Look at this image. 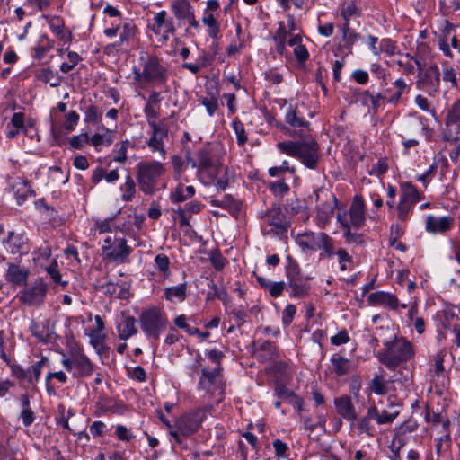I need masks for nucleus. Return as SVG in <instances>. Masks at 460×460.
<instances>
[{
	"instance_id": "1",
	"label": "nucleus",
	"mask_w": 460,
	"mask_h": 460,
	"mask_svg": "<svg viewBox=\"0 0 460 460\" xmlns=\"http://www.w3.org/2000/svg\"><path fill=\"white\" fill-rule=\"evenodd\" d=\"M276 146L281 153L299 160L307 169L318 168L322 155L320 146L315 139L281 141L278 142Z\"/></svg>"
},
{
	"instance_id": "2",
	"label": "nucleus",
	"mask_w": 460,
	"mask_h": 460,
	"mask_svg": "<svg viewBox=\"0 0 460 460\" xmlns=\"http://www.w3.org/2000/svg\"><path fill=\"white\" fill-rule=\"evenodd\" d=\"M139 63L142 69L133 68L134 80L136 82L154 85H162L167 82V68L157 56L147 52H141Z\"/></svg>"
},
{
	"instance_id": "3",
	"label": "nucleus",
	"mask_w": 460,
	"mask_h": 460,
	"mask_svg": "<svg viewBox=\"0 0 460 460\" xmlns=\"http://www.w3.org/2000/svg\"><path fill=\"white\" fill-rule=\"evenodd\" d=\"M414 356L413 345L403 337L385 342V349L378 353L379 361L388 369L394 370Z\"/></svg>"
},
{
	"instance_id": "4",
	"label": "nucleus",
	"mask_w": 460,
	"mask_h": 460,
	"mask_svg": "<svg viewBox=\"0 0 460 460\" xmlns=\"http://www.w3.org/2000/svg\"><path fill=\"white\" fill-rule=\"evenodd\" d=\"M285 125L279 128L288 137L305 139L310 133L311 123L305 119L297 105L289 104L284 114Z\"/></svg>"
},
{
	"instance_id": "5",
	"label": "nucleus",
	"mask_w": 460,
	"mask_h": 460,
	"mask_svg": "<svg viewBox=\"0 0 460 460\" xmlns=\"http://www.w3.org/2000/svg\"><path fill=\"white\" fill-rule=\"evenodd\" d=\"M208 411V407H202L182 415L176 421L175 429L169 431L170 435L173 437L176 443L181 444L182 440L181 437H189L195 433L199 429L201 422L206 418Z\"/></svg>"
},
{
	"instance_id": "6",
	"label": "nucleus",
	"mask_w": 460,
	"mask_h": 460,
	"mask_svg": "<svg viewBox=\"0 0 460 460\" xmlns=\"http://www.w3.org/2000/svg\"><path fill=\"white\" fill-rule=\"evenodd\" d=\"M137 179L140 190L146 194H152L158 179L164 172V164L158 161L140 162L137 164Z\"/></svg>"
},
{
	"instance_id": "7",
	"label": "nucleus",
	"mask_w": 460,
	"mask_h": 460,
	"mask_svg": "<svg viewBox=\"0 0 460 460\" xmlns=\"http://www.w3.org/2000/svg\"><path fill=\"white\" fill-rule=\"evenodd\" d=\"M140 324L146 336L157 340L160 333L168 325V320L164 314L157 307H152L141 313Z\"/></svg>"
},
{
	"instance_id": "8",
	"label": "nucleus",
	"mask_w": 460,
	"mask_h": 460,
	"mask_svg": "<svg viewBox=\"0 0 460 460\" xmlns=\"http://www.w3.org/2000/svg\"><path fill=\"white\" fill-rule=\"evenodd\" d=\"M220 372L221 368L219 367L211 371L207 368H202L201 376L198 383V388L216 397L217 403L220 402L224 397V384Z\"/></svg>"
},
{
	"instance_id": "9",
	"label": "nucleus",
	"mask_w": 460,
	"mask_h": 460,
	"mask_svg": "<svg viewBox=\"0 0 460 460\" xmlns=\"http://www.w3.org/2000/svg\"><path fill=\"white\" fill-rule=\"evenodd\" d=\"M187 162L192 168H196L198 172L217 170L221 165L217 153L209 144L199 149L194 157L187 156Z\"/></svg>"
},
{
	"instance_id": "10",
	"label": "nucleus",
	"mask_w": 460,
	"mask_h": 460,
	"mask_svg": "<svg viewBox=\"0 0 460 460\" xmlns=\"http://www.w3.org/2000/svg\"><path fill=\"white\" fill-rule=\"evenodd\" d=\"M48 286L46 282L39 278L35 279L31 285L26 286L22 289L17 297L19 302L22 305L31 307H38L41 305L47 296Z\"/></svg>"
},
{
	"instance_id": "11",
	"label": "nucleus",
	"mask_w": 460,
	"mask_h": 460,
	"mask_svg": "<svg viewBox=\"0 0 460 460\" xmlns=\"http://www.w3.org/2000/svg\"><path fill=\"white\" fill-rule=\"evenodd\" d=\"M62 365L75 378L90 376L94 372L93 363L84 353H75L70 358H62Z\"/></svg>"
},
{
	"instance_id": "12",
	"label": "nucleus",
	"mask_w": 460,
	"mask_h": 460,
	"mask_svg": "<svg viewBox=\"0 0 460 460\" xmlns=\"http://www.w3.org/2000/svg\"><path fill=\"white\" fill-rule=\"evenodd\" d=\"M153 24L148 25V28L153 31L154 34L160 36V41L165 43L169 40L171 36L176 34V26L172 17L167 16V13L164 10L158 12L154 16Z\"/></svg>"
},
{
	"instance_id": "13",
	"label": "nucleus",
	"mask_w": 460,
	"mask_h": 460,
	"mask_svg": "<svg viewBox=\"0 0 460 460\" xmlns=\"http://www.w3.org/2000/svg\"><path fill=\"white\" fill-rule=\"evenodd\" d=\"M417 88L435 95L439 91L440 72L437 65H431L419 75Z\"/></svg>"
},
{
	"instance_id": "14",
	"label": "nucleus",
	"mask_w": 460,
	"mask_h": 460,
	"mask_svg": "<svg viewBox=\"0 0 460 460\" xmlns=\"http://www.w3.org/2000/svg\"><path fill=\"white\" fill-rule=\"evenodd\" d=\"M151 128V135L147 141V146L152 152H158L163 158H165L164 139L168 137V128L163 122L156 123L155 120H148Z\"/></svg>"
},
{
	"instance_id": "15",
	"label": "nucleus",
	"mask_w": 460,
	"mask_h": 460,
	"mask_svg": "<svg viewBox=\"0 0 460 460\" xmlns=\"http://www.w3.org/2000/svg\"><path fill=\"white\" fill-rule=\"evenodd\" d=\"M265 218L267 224L272 226V228L269 230L270 234L282 235L288 232L289 225L287 221L286 215L282 212L279 206H272L268 210Z\"/></svg>"
},
{
	"instance_id": "16",
	"label": "nucleus",
	"mask_w": 460,
	"mask_h": 460,
	"mask_svg": "<svg viewBox=\"0 0 460 460\" xmlns=\"http://www.w3.org/2000/svg\"><path fill=\"white\" fill-rule=\"evenodd\" d=\"M114 244L116 245L115 248L110 245L102 246V252L111 261L120 263L125 262L132 252L131 247L127 244L125 238H115Z\"/></svg>"
},
{
	"instance_id": "17",
	"label": "nucleus",
	"mask_w": 460,
	"mask_h": 460,
	"mask_svg": "<svg viewBox=\"0 0 460 460\" xmlns=\"http://www.w3.org/2000/svg\"><path fill=\"white\" fill-rule=\"evenodd\" d=\"M337 198L333 194H329L327 199L317 206V224L324 228L333 217L334 209L337 207Z\"/></svg>"
},
{
	"instance_id": "18",
	"label": "nucleus",
	"mask_w": 460,
	"mask_h": 460,
	"mask_svg": "<svg viewBox=\"0 0 460 460\" xmlns=\"http://www.w3.org/2000/svg\"><path fill=\"white\" fill-rule=\"evenodd\" d=\"M1 243L13 254L22 253L28 249V238L24 234L9 231L6 237H3Z\"/></svg>"
},
{
	"instance_id": "19",
	"label": "nucleus",
	"mask_w": 460,
	"mask_h": 460,
	"mask_svg": "<svg viewBox=\"0 0 460 460\" xmlns=\"http://www.w3.org/2000/svg\"><path fill=\"white\" fill-rule=\"evenodd\" d=\"M376 416L374 414L372 406H369L364 416L358 419L356 429L358 435H366L369 438H374L378 434V430L375 425Z\"/></svg>"
},
{
	"instance_id": "20",
	"label": "nucleus",
	"mask_w": 460,
	"mask_h": 460,
	"mask_svg": "<svg viewBox=\"0 0 460 460\" xmlns=\"http://www.w3.org/2000/svg\"><path fill=\"white\" fill-rule=\"evenodd\" d=\"M337 413L348 421H355L358 419L355 406L349 395L344 394L336 397L333 401Z\"/></svg>"
},
{
	"instance_id": "21",
	"label": "nucleus",
	"mask_w": 460,
	"mask_h": 460,
	"mask_svg": "<svg viewBox=\"0 0 460 460\" xmlns=\"http://www.w3.org/2000/svg\"><path fill=\"white\" fill-rule=\"evenodd\" d=\"M453 221V217L449 216L436 217L429 215L426 217L425 229L430 234H444L451 229Z\"/></svg>"
},
{
	"instance_id": "22",
	"label": "nucleus",
	"mask_w": 460,
	"mask_h": 460,
	"mask_svg": "<svg viewBox=\"0 0 460 460\" xmlns=\"http://www.w3.org/2000/svg\"><path fill=\"white\" fill-rule=\"evenodd\" d=\"M30 275L27 268L15 263H9L5 273V279L13 286H25Z\"/></svg>"
},
{
	"instance_id": "23",
	"label": "nucleus",
	"mask_w": 460,
	"mask_h": 460,
	"mask_svg": "<svg viewBox=\"0 0 460 460\" xmlns=\"http://www.w3.org/2000/svg\"><path fill=\"white\" fill-rule=\"evenodd\" d=\"M367 302L372 305H382L390 310H396L399 306V300L391 293L376 291L371 293L367 297Z\"/></svg>"
},
{
	"instance_id": "24",
	"label": "nucleus",
	"mask_w": 460,
	"mask_h": 460,
	"mask_svg": "<svg viewBox=\"0 0 460 460\" xmlns=\"http://www.w3.org/2000/svg\"><path fill=\"white\" fill-rule=\"evenodd\" d=\"M350 224L356 227H361L366 220L365 204L360 195H356L349 208Z\"/></svg>"
},
{
	"instance_id": "25",
	"label": "nucleus",
	"mask_w": 460,
	"mask_h": 460,
	"mask_svg": "<svg viewBox=\"0 0 460 460\" xmlns=\"http://www.w3.org/2000/svg\"><path fill=\"white\" fill-rule=\"evenodd\" d=\"M171 10L179 22H186L194 13V9L190 0L172 1L171 4Z\"/></svg>"
},
{
	"instance_id": "26",
	"label": "nucleus",
	"mask_w": 460,
	"mask_h": 460,
	"mask_svg": "<svg viewBox=\"0 0 460 460\" xmlns=\"http://www.w3.org/2000/svg\"><path fill=\"white\" fill-rule=\"evenodd\" d=\"M162 101L161 93L153 91L146 101L144 107V113L148 120H155L160 115V102Z\"/></svg>"
},
{
	"instance_id": "27",
	"label": "nucleus",
	"mask_w": 460,
	"mask_h": 460,
	"mask_svg": "<svg viewBox=\"0 0 460 460\" xmlns=\"http://www.w3.org/2000/svg\"><path fill=\"white\" fill-rule=\"evenodd\" d=\"M286 286L290 289V297L303 298L306 296L310 290L308 279L304 276L288 281Z\"/></svg>"
},
{
	"instance_id": "28",
	"label": "nucleus",
	"mask_w": 460,
	"mask_h": 460,
	"mask_svg": "<svg viewBox=\"0 0 460 460\" xmlns=\"http://www.w3.org/2000/svg\"><path fill=\"white\" fill-rule=\"evenodd\" d=\"M288 31L287 30L283 21L278 22V29L272 36L276 52L279 56H284L287 53V39Z\"/></svg>"
},
{
	"instance_id": "29",
	"label": "nucleus",
	"mask_w": 460,
	"mask_h": 460,
	"mask_svg": "<svg viewBox=\"0 0 460 460\" xmlns=\"http://www.w3.org/2000/svg\"><path fill=\"white\" fill-rule=\"evenodd\" d=\"M301 244L305 245L307 248L311 250L320 249L324 251L328 257L333 255V243L332 239L326 234L325 233H320L314 238V243L308 244L305 243H301Z\"/></svg>"
},
{
	"instance_id": "30",
	"label": "nucleus",
	"mask_w": 460,
	"mask_h": 460,
	"mask_svg": "<svg viewBox=\"0 0 460 460\" xmlns=\"http://www.w3.org/2000/svg\"><path fill=\"white\" fill-rule=\"evenodd\" d=\"M210 204L213 207L227 209L234 217H236L241 210V202L234 199L231 195H225L221 200L211 199Z\"/></svg>"
},
{
	"instance_id": "31",
	"label": "nucleus",
	"mask_w": 460,
	"mask_h": 460,
	"mask_svg": "<svg viewBox=\"0 0 460 460\" xmlns=\"http://www.w3.org/2000/svg\"><path fill=\"white\" fill-rule=\"evenodd\" d=\"M256 280L259 285L267 290L271 297L277 298L280 296L286 288L284 281L272 282L261 276H256Z\"/></svg>"
},
{
	"instance_id": "32",
	"label": "nucleus",
	"mask_w": 460,
	"mask_h": 460,
	"mask_svg": "<svg viewBox=\"0 0 460 460\" xmlns=\"http://www.w3.org/2000/svg\"><path fill=\"white\" fill-rule=\"evenodd\" d=\"M187 296V284L181 283L177 286L167 287L164 288V297L166 300L175 303L182 302Z\"/></svg>"
},
{
	"instance_id": "33",
	"label": "nucleus",
	"mask_w": 460,
	"mask_h": 460,
	"mask_svg": "<svg viewBox=\"0 0 460 460\" xmlns=\"http://www.w3.org/2000/svg\"><path fill=\"white\" fill-rule=\"evenodd\" d=\"M119 174L117 169L107 172L102 167H97L92 172L91 181L94 185H97L104 179L107 182L112 183L118 181Z\"/></svg>"
},
{
	"instance_id": "34",
	"label": "nucleus",
	"mask_w": 460,
	"mask_h": 460,
	"mask_svg": "<svg viewBox=\"0 0 460 460\" xmlns=\"http://www.w3.org/2000/svg\"><path fill=\"white\" fill-rule=\"evenodd\" d=\"M331 363L333 367L334 373L339 376L349 374L352 369L350 360L338 353L332 355Z\"/></svg>"
},
{
	"instance_id": "35",
	"label": "nucleus",
	"mask_w": 460,
	"mask_h": 460,
	"mask_svg": "<svg viewBox=\"0 0 460 460\" xmlns=\"http://www.w3.org/2000/svg\"><path fill=\"white\" fill-rule=\"evenodd\" d=\"M136 320L133 316H124L121 324L118 327L119 337L120 340H128L137 332L135 326Z\"/></svg>"
},
{
	"instance_id": "36",
	"label": "nucleus",
	"mask_w": 460,
	"mask_h": 460,
	"mask_svg": "<svg viewBox=\"0 0 460 460\" xmlns=\"http://www.w3.org/2000/svg\"><path fill=\"white\" fill-rule=\"evenodd\" d=\"M13 188L14 190L16 201L19 206L23 204L29 195H35L34 191L28 184V181L22 179H20L19 181L13 186Z\"/></svg>"
},
{
	"instance_id": "37",
	"label": "nucleus",
	"mask_w": 460,
	"mask_h": 460,
	"mask_svg": "<svg viewBox=\"0 0 460 460\" xmlns=\"http://www.w3.org/2000/svg\"><path fill=\"white\" fill-rule=\"evenodd\" d=\"M259 349L261 350V354L259 355V358L261 361H270L277 358H279V353L277 350V347L274 342L270 341H264L259 345Z\"/></svg>"
},
{
	"instance_id": "38",
	"label": "nucleus",
	"mask_w": 460,
	"mask_h": 460,
	"mask_svg": "<svg viewBox=\"0 0 460 460\" xmlns=\"http://www.w3.org/2000/svg\"><path fill=\"white\" fill-rule=\"evenodd\" d=\"M195 194V188L191 185L184 187L179 185L170 196L171 201L173 203H180L187 200Z\"/></svg>"
},
{
	"instance_id": "39",
	"label": "nucleus",
	"mask_w": 460,
	"mask_h": 460,
	"mask_svg": "<svg viewBox=\"0 0 460 460\" xmlns=\"http://www.w3.org/2000/svg\"><path fill=\"white\" fill-rule=\"evenodd\" d=\"M137 32V26L130 22H125L122 26V31L119 36V40L113 44L114 47H121L133 40Z\"/></svg>"
},
{
	"instance_id": "40",
	"label": "nucleus",
	"mask_w": 460,
	"mask_h": 460,
	"mask_svg": "<svg viewBox=\"0 0 460 460\" xmlns=\"http://www.w3.org/2000/svg\"><path fill=\"white\" fill-rule=\"evenodd\" d=\"M300 421L303 423V429L308 430L309 432H313L316 429V428H321L322 429H325L326 418L323 415H318L317 420H313L310 416H304L299 413Z\"/></svg>"
},
{
	"instance_id": "41",
	"label": "nucleus",
	"mask_w": 460,
	"mask_h": 460,
	"mask_svg": "<svg viewBox=\"0 0 460 460\" xmlns=\"http://www.w3.org/2000/svg\"><path fill=\"white\" fill-rule=\"evenodd\" d=\"M55 42L50 40L47 35H42L40 38L39 44L34 48V58L38 60L42 59L48 51L54 48Z\"/></svg>"
},
{
	"instance_id": "42",
	"label": "nucleus",
	"mask_w": 460,
	"mask_h": 460,
	"mask_svg": "<svg viewBox=\"0 0 460 460\" xmlns=\"http://www.w3.org/2000/svg\"><path fill=\"white\" fill-rule=\"evenodd\" d=\"M36 76L38 80L45 83L49 84L51 87H56L60 84L61 79L58 75L56 72L51 70L49 67L43 68L40 70Z\"/></svg>"
},
{
	"instance_id": "43",
	"label": "nucleus",
	"mask_w": 460,
	"mask_h": 460,
	"mask_svg": "<svg viewBox=\"0 0 460 460\" xmlns=\"http://www.w3.org/2000/svg\"><path fill=\"white\" fill-rule=\"evenodd\" d=\"M371 406L376 416V423L377 425L391 424L399 415L398 411L388 412L386 410H383L381 412H379L376 405Z\"/></svg>"
},
{
	"instance_id": "44",
	"label": "nucleus",
	"mask_w": 460,
	"mask_h": 460,
	"mask_svg": "<svg viewBox=\"0 0 460 460\" xmlns=\"http://www.w3.org/2000/svg\"><path fill=\"white\" fill-rule=\"evenodd\" d=\"M202 22L208 28V33L209 37L213 40H217L219 37L220 29L215 16L212 13H205L204 16L202 17Z\"/></svg>"
},
{
	"instance_id": "45",
	"label": "nucleus",
	"mask_w": 460,
	"mask_h": 460,
	"mask_svg": "<svg viewBox=\"0 0 460 460\" xmlns=\"http://www.w3.org/2000/svg\"><path fill=\"white\" fill-rule=\"evenodd\" d=\"M402 199L417 203L421 199V194L418 190L411 183L404 182L402 184Z\"/></svg>"
},
{
	"instance_id": "46",
	"label": "nucleus",
	"mask_w": 460,
	"mask_h": 460,
	"mask_svg": "<svg viewBox=\"0 0 460 460\" xmlns=\"http://www.w3.org/2000/svg\"><path fill=\"white\" fill-rule=\"evenodd\" d=\"M52 378H56L60 383L65 384L67 381V376L63 371H57V372H49L45 378V385H46V390L48 394L54 395L56 394V390L54 385H52L50 380Z\"/></svg>"
},
{
	"instance_id": "47",
	"label": "nucleus",
	"mask_w": 460,
	"mask_h": 460,
	"mask_svg": "<svg viewBox=\"0 0 460 460\" xmlns=\"http://www.w3.org/2000/svg\"><path fill=\"white\" fill-rule=\"evenodd\" d=\"M208 288H211L207 295V299L217 298L226 305L229 302V296L224 288H218L214 282L208 284Z\"/></svg>"
},
{
	"instance_id": "48",
	"label": "nucleus",
	"mask_w": 460,
	"mask_h": 460,
	"mask_svg": "<svg viewBox=\"0 0 460 460\" xmlns=\"http://www.w3.org/2000/svg\"><path fill=\"white\" fill-rule=\"evenodd\" d=\"M443 140L457 144L460 141V122L446 126Z\"/></svg>"
},
{
	"instance_id": "49",
	"label": "nucleus",
	"mask_w": 460,
	"mask_h": 460,
	"mask_svg": "<svg viewBox=\"0 0 460 460\" xmlns=\"http://www.w3.org/2000/svg\"><path fill=\"white\" fill-rule=\"evenodd\" d=\"M105 131L106 132L104 134L96 133L91 138L89 137V141L96 148L101 146H108L112 143V131L108 130L106 128Z\"/></svg>"
},
{
	"instance_id": "50",
	"label": "nucleus",
	"mask_w": 460,
	"mask_h": 460,
	"mask_svg": "<svg viewBox=\"0 0 460 460\" xmlns=\"http://www.w3.org/2000/svg\"><path fill=\"white\" fill-rule=\"evenodd\" d=\"M341 32L343 41L347 47H351L360 39V35L349 27L348 22L344 23Z\"/></svg>"
},
{
	"instance_id": "51",
	"label": "nucleus",
	"mask_w": 460,
	"mask_h": 460,
	"mask_svg": "<svg viewBox=\"0 0 460 460\" xmlns=\"http://www.w3.org/2000/svg\"><path fill=\"white\" fill-rule=\"evenodd\" d=\"M90 343L96 349L98 353L102 352L104 349L105 334L102 331L92 329L89 332Z\"/></svg>"
},
{
	"instance_id": "52",
	"label": "nucleus",
	"mask_w": 460,
	"mask_h": 460,
	"mask_svg": "<svg viewBox=\"0 0 460 460\" xmlns=\"http://www.w3.org/2000/svg\"><path fill=\"white\" fill-rule=\"evenodd\" d=\"M369 388L371 392L378 395H383L387 393L386 383L381 375H376L373 377L369 383Z\"/></svg>"
},
{
	"instance_id": "53",
	"label": "nucleus",
	"mask_w": 460,
	"mask_h": 460,
	"mask_svg": "<svg viewBox=\"0 0 460 460\" xmlns=\"http://www.w3.org/2000/svg\"><path fill=\"white\" fill-rule=\"evenodd\" d=\"M155 265L164 278H168L170 276V260L167 255L164 253L157 254L155 257Z\"/></svg>"
},
{
	"instance_id": "54",
	"label": "nucleus",
	"mask_w": 460,
	"mask_h": 460,
	"mask_svg": "<svg viewBox=\"0 0 460 460\" xmlns=\"http://www.w3.org/2000/svg\"><path fill=\"white\" fill-rule=\"evenodd\" d=\"M120 189L123 191L122 199L127 202L132 200L136 193V184L130 175L127 176L125 183Z\"/></svg>"
},
{
	"instance_id": "55",
	"label": "nucleus",
	"mask_w": 460,
	"mask_h": 460,
	"mask_svg": "<svg viewBox=\"0 0 460 460\" xmlns=\"http://www.w3.org/2000/svg\"><path fill=\"white\" fill-rule=\"evenodd\" d=\"M460 122V100H456L447 113L445 125L448 126Z\"/></svg>"
},
{
	"instance_id": "56",
	"label": "nucleus",
	"mask_w": 460,
	"mask_h": 460,
	"mask_svg": "<svg viewBox=\"0 0 460 460\" xmlns=\"http://www.w3.org/2000/svg\"><path fill=\"white\" fill-rule=\"evenodd\" d=\"M232 128L236 135L238 146H243L247 142L246 132L243 122L235 118L232 121Z\"/></svg>"
},
{
	"instance_id": "57",
	"label": "nucleus",
	"mask_w": 460,
	"mask_h": 460,
	"mask_svg": "<svg viewBox=\"0 0 460 460\" xmlns=\"http://www.w3.org/2000/svg\"><path fill=\"white\" fill-rule=\"evenodd\" d=\"M288 263L285 270L288 282L292 279L303 277L298 263L295 260H292L290 257H288Z\"/></svg>"
},
{
	"instance_id": "58",
	"label": "nucleus",
	"mask_w": 460,
	"mask_h": 460,
	"mask_svg": "<svg viewBox=\"0 0 460 460\" xmlns=\"http://www.w3.org/2000/svg\"><path fill=\"white\" fill-rule=\"evenodd\" d=\"M393 85L395 88V93L387 98V102L395 104L400 101L402 93L407 88V84L402 78H399L394 81Z\"/></svg>"
},
{
	"instance_id": "59",
	"label": "nucleus",
	"mask_w": 460,
	"mask_h": 460,
	"mask_svg": "<svg viewBox=\"0 0 460 460\" xmlns=\"http://www.w3.org/2000/svg\"><path fill=\"white\" fill-rule=\"evenodd\" d=\"M361 15V9L357 6L354 2L347 3L341 9V16L346 22H349L352 17H358Z\"/></svg>"
},
{
	"instance_id": "60",
	"label": "nucleus",
	"mask_w": 460,
	"mask_h": 460,
	"mask_svg": "<svg viewBox=\"0 0 460 460\" xmlns=\"http://www.w3.org/2000/svg\"><path fill=\"white\" fill-rule=\"evenodd\" d=\"M414 205L415 203L413 202L406 201L401 199L397 207L398 218L402 221L406 220L410 215V212L412 210Z\"/></svg>"
},
{
	"instance_id": "61",
	"label": "nucleus",
	"mask_w": 460,
	"mask_h": 460,
	"mask_svg": "<svg viewBox=\"0 0 460 460\" xmlns=\"http://www.w3.org/2000/svg\"><path fill=\"white\" fill-rule=\"evenodd\" d=\"M68 62H63L60 66V70L63 73L70 72L81 60V57L74 51H70L67 54Z\"/></svg>"
},
{
	"instance_id": "62",
	"label": "nucleus",
	"mask_w": 460,
	"mask_h": 460,
	"mask_svg": "<svg viewBox=\"0 0 460 460\" xmlns=\"http://www.w3.org/2000/svg\"><path fill=\"white\" fill-rule=\"evenodd\" d=\"M269 190L271 193L277 196L283 197L289 191V186L284 181L283 179L270 182L269 184Z\"/></svg>"
},
{
	"instance_id": "63",
	"label": "nucleus",
	"mask_w": 460,
	"mask_h": 460,
	"mask_svg": "<svg viewBox=\"0 0 460 460\" xmlns=\"http://www.w3.org/2000/svg\"><path fill=\"white\" fill-rule=\"evenodd\" d=\"M47 22L55 34H60L61 31L65 29V22L59 16H45Z\"/></svg>"
},
{
	"instance_id": "64",
	"label": "nucleus",
	"mask_w": 460,
	"mask_h": 460,
	"mask_svg": "<svg viewBox=\"0 0 460 460\" xmlns=\"http://www.w3.org/2000/svg\"><path fill=\"white\" fill-rule=\"evenodd\" d=\"M46 271L47 273L49 274V276L51 278V279L56 283V284H61L62 286H66V282H62L61 281V274L58 270V262L57 261H53L47 268H46Z\"/></svg>"
}]
</instances>
